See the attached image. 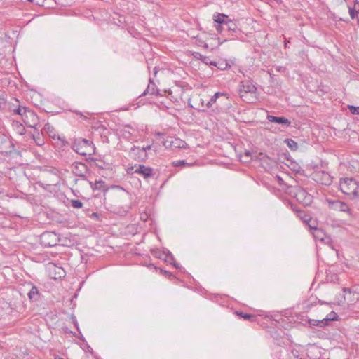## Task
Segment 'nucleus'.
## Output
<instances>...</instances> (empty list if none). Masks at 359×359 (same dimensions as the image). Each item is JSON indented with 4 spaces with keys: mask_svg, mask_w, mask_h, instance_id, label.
<instances>
[{
    "mask_svg": "<svg viewBox=\"0 0 359 359\" xmlns=\"http://www.w3.org/2000/svg\"><path fill=\"white\" fill-rule=\"evenodd\" d=\"M147 94L150 95H158V89L156 87V85L154 83L151 79H149V83L147 88V89L142 93L140 96H145Z\"/></svg>",
    "mask_w": 359,
    "mask_h": 359,
    "instance_id": "16",
    "label": "nucleus"
},
{
    "mask_svg": "<svg viewBox=\"0 0 359 359\" xmlns=\"http://www.w3.org/2000/svg\"><path fill=\"white\" fill-rule=\"evenodd\" d=\"M348 11L350 16L352 19H354L355 17L357 18L359 13V12L356 11L355 8H351L350 6H348Z\"/></svg>",
    "mask_w": 359,
    "mask_h": 359,
    "instance_id": "31",
    "label": "nucleus"
},
{
    "mask_svg": "<svg viewBox=\"0 0 359 359\" xmlns=\"http://www.w3.org/2000/svg\"><path fill=\"white\" fill-rule=\"evenodd\" d=\"M26 121H28L29 123H31L33 125V123L32 121V118L29 117Z\"/></svg>",
    "mask_w": 359,
    "mask_h": 359,
    "instance_id": "45",
    "label": "nucleus"
},
{
    "mask_svg": "<svg viewBox=\"0 0 359 359\" xmlns=\"http://www.w3.org/2000/svg\"><path fill=\"white\" fill-rule=\"evenodd\" d=\"M163 144L166 148L169 147L172 149H185L187 146V144L184 141L178 138L173 139L172 137H170V140H166Z\"/></svg>",
    "mask_w": 359,
    "mask_h": 359,
    "instance_id": "11",
    "label": "nucleus"
},
{
    "mask_svg": "<svg viewBox=\"0 0 359 359\" xmlns=\"http://www.w3.org/2000/svg\"><path fill=\"white\" fill-rule=\"evenodd\" d=\"M60 241L59 235L53 231H45L40 236V243L45 248L54 247Z\"/></svg>",
    "mask_w": 359,
    "mask_h": 359,
    "instance_id": "5",
    "label": "nucleus"
},
{
    "mask_svg": "<svg viewBox=\"0 0 359 359\" xmlns=\"http://www.w3.org/2000/svg\"><path fill=\"white\" fill-rule=\"evenodd\" d=\"M313 179L316 182L323 185L328 186L332 182L331 175L325 171H318L313 174Z\"/></svg>",
    "mask_w": 359,
    "mask_h": 359,
    "instance_id": "7",
    "label": "nucleus"
},
{
    "mask_svg": "<svg viewBox=\"0 0 359 359\" xmlns=\"http://www.w3.org/2000/svg\"><path fill=\"white\" fill-rule=\"evenodd\" d=\"M289 193L304 205H309L312 202V196L299 186L290 187Z\"/></svg>",
    "mask_w": 359,
    "mask_h": 359,
    "instance_id": "3",
    "label": "nucleus"
},
{
    "mask_svg": "<svg viewBox=\"0 0 359 359\" xmlns=\"http://www.w3.org/2000/svg\"><path fill=\"white\" fill-rule=\"evenodd\" d=\"M297 217H299L304 223L309 226L310 222H311V218L309 215H306L303 210L299 211Z\"/></svg>",
    "mask_w": 359,
    "mask_h": 359,
    "instance_id": "22",
    "label": "nucleus"
},
{
    "mask_svg": "<svg viewBox=\"0 0 359 359\" xmlns=\"http://www.w3.org/2000/svg\"><path fill=\"white\" fill-rule=\"evenodd\" d=\"M134 169V167H131L130 168H128V172H130V170H133Z\"/></svg>",
    "mask_w": 359,
    "mask_h": 359,
    "instance_id": "46",
    "label": "nucleus"
},
{
    "mask_svg": "<svg viewBox=\"0 0 359 359\" xmlns=\"http://www.w3.org/2000/svg\"><path fill=\"white\" fill-rule=\"evenodd\" d=\"M326 319H327V323L332 321V320H338V315L334 311H331L326 317Z\"/></svg>",
    "mask_w": 359,
    "mask_h": 359,
    "instance_id": "27",
    "label": "nucleus"
},
{
    "mask_svg": "<svg viewBox=\"0 0 359 359\" xmlns=\"http://www.w3.org/2000/svg\"><path fill=\"white\" fill-rule=\"evenodd\" d=\"M28 297L32 302H37L40 298V293L38 288L32 285L31 290L28 292Z\"/></svg>",
    "mask_w": 359,
    "mask_h": 359,
    "instance_id": "18",
    "label": "nucleus"
},
{
    "mask_svg": "<svg viewBox=\"0 0 359 359\" xmlns=\"http://www.w3.org/2000/svg\"><path fill=\"white\" fill-rule=\"evenodd\" d=\"M173 259H174V258H173L172 255L170 252H168V254L167 255V257L165 259V262H170V260H173Z\"/></svg>",
    "mask_w": 359,
    "mask_h": 359,
    "instance_id": "37",
    "label": "nucleus"
},
{
    "mask_svg": "<svg viewBox=\"0 0 359 359\" xmlns=\"http://www.w3.org/2000/svg\"><path fill=\"white\" fill-rule=\"evenodd\" d=\"M73 323H74V325H75V326L77 327V329L79 330L78 323H77L76 320V319H74Z\"/></svg>",
    "mask_w": 359,
    "mask_h": 359,
    "instance_id": "42",
    "label": "nucleus"
},
{
    "mask_svg": "<svg viewBox=\"0 0 359 359\" xmlns=\"http://www.w3.org/2000/svg\"><path fill=\"white\" fill-rule=\"evenodd\" d=\"M192 56L196 59V60H199L201 61L203 60V57H204L205 55H203L202 54H201L200 53L198 52H193L192 53Z\"/></svg>",
    "mask_w": 359,
    "mask_h": 359,
    "instance_id": "34",
    "label": "nucleus"
},
{
    "mask_svg": "<svg viewBox=\"0 0 359 359\" xmlns=\"http://www.w3.org/2000/svg\"><path fill=\"white\" fill-rule=\"evenodd\" d=\"M72 149L81 156L90 155L95 150L92 142L86 139H76L72 146Z\"/></svg>",
    "mask_w": 359,
    "mask_h": 359,
    "instance_id": "2",
    "label": "nucleus"
},
{
    "mask_svg": "<svg viewBox=\"0 0 359 359\" xmlns=\"http://www.w3.org/2000/svg\"><path fill=\"white\" fill-rule=\"evenodd\" d=\"M15 114L20 115L25 122V123L30 128L35 126L38 121V116L32 110L28 109L27 107H21L19 106L17 109L13 110Z\"/></svg>",
    "mask_w": 359,
    "mask_h": 359,
    "instance_id": "4",
    "label": "nucleus"
},
{
    "mask_svg": "<svg viewBox=\"0 0 359 359\" xmlns=\"http://www.w3.org/2000/svg\"><path fill=\"white\" fill-rule=\"evenodd\" d=\"M239 95L243 101L249 103L254 102L257 99L255 94L252 93H243Z\"/></svg>",
    "mask_w": 359,
    "mask_h": 359,
    "instance_id": "20",
    "label": "nucleus"
},
{
    "mask_svg": "<svg viewBox=\"0 0 359 359\" xmlns=\"http://www.w3.org/2000/svg\"><path fill=\"white\" fill-rule=\"evenodd\" d=\"M71 168L74 175L86 179V175L88 172V168L85 163L81 162L74 163Z\"/></svg>",
    "mask_w": 359,
    "mask_h": 359,
    "instance_id": "8",
    "label": "nucleus"
},
{
    "mask_svg": "<svg viewBox=\"0 0 359 359\" xmlns=\"http://www.w3.org/2000/svg\"><path fill=\"white\" fill-rule=\"evenodd\" d=\"M130 156L137 161L144 162L147 158V153L145 152V149H142L139 147L134 146L131 148L130 151Z\"/></svg>",
    "mask_w": 359,
    "mask_h": 359,
    "instance_id": "9",
    "label": "nucleus"
},
{
    "mask_svg": "<svg viewBox=\"0 0 359 359\" xmlns=\"http://www.w3.org/2000/svg\"><path fill=\"white\" fill-rule=\"evenodd\" d=\"M237 315L243 318L245 320L253 322L256 320V316L252 314L244 313L243 312H236Z\"/></svg>",
    "mask_w": 359,
    "mask_h": 359,
    "instance_id": "25",
    "label": "nucleus"
},
{
    "mask_svg": "<svg viewBox=\"0 0 359 359\" xmlns=\"http://www.w3.org/2000/svg\"><path fill=\"white\" fill-rule=\"evenodd\" d=\"M130 129H132L133 131L135 130L129 125L125 126L124 128L121 130L122 135L124 138H129L131 136L132 133L130 131Z\"/></svg>",
    "mask_w": 359,
    "mask_h": 359,
    "instance_id": "24",
    "label": "nucleus"
},
{
    "mask_svg": "<svg viewBox=\"0 0 359 359\" xmlns=\"http://www.w3.org/2000/svg\"><path fill=\"white\" fill-rule=\"evenodd\" d=\"M142 149H145V152L147 153L148 150H150L151 149V145H147V147H144Z\"/></svg>",
    "mask_w": 359,
    "mask_h": 359,
    "instance_id": "41",
    "label": "nucleus"
},
{
    "mask_svg": "<svg viewBox=\"0 0 359 359\" xmlns=\"http://www.w3.org/2000/svg\"><path fill=\"white\" fill-rule=\"evenodd\" d=\"M158 72V69H157V67H155L154 69V74L156 75Z\"/></svg>",
    "mask_w": 359,
    "mask_h": 359,
    "instance_id": "43",
    "label": "nucleus"
},
{
    "mask_svg": "<svg viewBox=\"0 0 359 359\" xmlns=\"http://www.w3.org/2000/svg\"><path fill=\"white\" fill-rule=\"evenodd\" d=\"M215 28L219 33L224 32V35L228 37L233 36V33L238 31L236 23L231 20H227L222 25H215Z\"/></svg>",
    "mask_w": 359,
    "mask_h": 359,
    "instance_id": "6",
    "label": "nucleus"
},
{
    "mask_svg": "<svg viewBox=\"0 0 359 359\" xmlns=\"http://www.w3.org/2000/svg\"><path fill=\"white\" fill-rule=\"evenodd\" d=\"M172 165L175 167H180L184 165H190V164L187 163L184 160L176 161L172 163Z\"/></svg>",
    "mask_w": 359,
    "mask_h": 359,
    "instance_id": "30",
    "label": "nucleus"
},
{
    "mask_svg": "<svg viewBox=\"0 0 359 359\" xmlns=\"http://www.w3.org/2000/svg\"><path fill=\"white\" fill-rule=\"evenodd\" d=\"M340 190L350 196L351 199H359V182L353 178H344L340 180Z\"/></svg>",
    "mask_w": 359,
    "mask_h": 359,
    "instance_id": "1",
    "label": "nucleus"
},
{
    "mask_svg": "<svg viewBox=\"0 0 359 359\" xmlns=\"http://www.w3.org/2000/svg\"><path fill=\"white\" fill-rule=\"evenodd\" d=\"M245 155H246L247 156H250V152H249V151L245 152Z\"/></svg>",
    "mask_w": 359,
    "mask_h": 359,
    "instance_id": "48",
    "label": "nucleus"
},
{
    "mask_svg": "<svg viewBox=\"0 0 359 359\" xmlns=\"http://www.w3.org/2000/svg\"><path fill=\"white\" fill-rule=\"evenodd\" d=\"M329 203L330 207L335 210L348 212L350 215L351 213V209L344 202L340 201H329Z\"/></svg>",
    "mask_w": 359,
    "mask_h": 359,
    "instance_id": "13",
    "label": "nucleus"
},
{
    "mask_svg": "<svg viewBox=\"0 0 359 359\" xmlns=\"http://www.w3.org/2000/svg\"><path fill=\"white\" fill-rule=\"evenodd\" d=\"M214 66L221 70L226 69L228 67H230V65L226 61H220L218 62H216V65Z\"/></svg>",
    "mask_w": 359,
    "mask_h": 359,
    "instance_id": "26",
    "label": "nucleus"
},
{
    "mask_svg": "<svg viewBox=\"0 0 359 359\" xmlns=\"http://www.w3.org/2000/svg\"><path fill=\"white\" fill-rule=\"evenodd\" d=\"M134 172L143 176L145 179H148L153 175V169L144 165H139Z\"/></svg>",
    "mask_w": 359,
    "mask_h": 359,
    "instance_id": "14",
    "label": "nucleus"
},
{
    "mask_svg": "<svg viewBox=\"0 0 359 359\" xmlns=\"http://www.w3.org/2000/svg\"><path fill=\"white\" fill-rule=\"evenodd\" d=\"M163 273L167 275H170V273L167 271H163Z\"/></svg>",
    "mask_w": 359,
    "mask_h": 359,
    "instance_id": "47",
    "label": "nucleus"
},
{
    "mask_svg": "<svg viewBox=\"0 0 359 359\" xmlns=\"http://www.w3.org/2000/svg\"><path fill=\"white\" fill-rule=\"evenodd\" d=\"M90 184L93 189H97L102 191L106 190L105 183L102 180L96 181L95 183L90 182Z\"/></svg>",
    "mask_w": 359,
    "mask_h": 359,
    "instance_id": "21",
    "label": "nucleus"
},
{
    "mask_svg": "<svg viewBox=\"0 0 359 359\" xmlns=\"http://www.w3.org/2000/svg\"><path fill=\"white\" fill-rule=\"evenodd\" d=\"M70 203L71 205L74 208H81L83 207V203L79 200L72 199Z\"/></svg>",
    "mask_w": 359,
    "mask_h": 359,
    "instance_id": "28",
    "label": "nucleus"
},
{
    "mask_svg": "<svg viewBox=\"0 0 359 359\" xmlns=\"http://www.w3.org/2000/svg\"><path fill=\"white\" fill-rule=\"evenodd\" d=\"M6 102L4 98L0 96V109H3L6 107Z\"/></svg>",
    "mask_w": 359,
    "mask_h": 359,
    "instance_id": "35",
    "label": "nucleus"
},
{
    "mask_svg": "<svg viewBox=\"0 0 359 359\" xmlns=\"http://www.w3.org/2000/svg\"><path fill=\"white\" fill-rule=\"evenodd\" d=\"M309 228L314 238L325 243H327L330 241V238L325 234L323 229L317 228L313 224H309Z\"/></svg>",
    "mask_w": 359,
    "mask_h": 359,
    "instance_id": "10",
    "label": "nucleus"
},
{
    "mask_svg": "<svg viewBox=\"0 0 359 359\" xmlns=\"http://www.w3.org/2000/svg\"><path fill=\"white\" fill-rule=\"evenodd\" d=\"M308 323L311 327H313L315 326H318L320 327H325L328 325L327 319L325 318L322 320H315V319H309L308 320Z\"/></svg>",
    "mask_w": 359,
    "mask_h": 359,
    "instance_id": "17",
    "label": "nucleus"
},
{
    "mask_svg": "<svg viewBox=\"0 0 359 359\" xmlns=\"http://www.w3.org/2000/svg\"><path fill=\"white\" fill-rule=\"evenodd\" d=\"M285 142L292 151H297L298 149V144L294 140L292 139H286Z\"/></svg>",
    "mask_w": 359,
    "mask_h": 359,
    "instance_id": "23",
    "label": "nucleus"
},
{
    "mask_svg": "<svg viewBox=\"0 0 359 359\" xmlns=\"http://www.w3.org/2000/svg\"><path fill=\"white\" fill-rule=\"evenodd\" d=\"M266 119L270 122L276 123L285 127H288L291 123L289 119L283 116L267 115Z\"/></svg>",
    "mask_w": 359,
    "mask_h": 359,
    "instance_id": "15",
    "label": "nucleus"
},
{
    "mask_svg": "<svg viewBox=\"0 0 359 359\" xmlns=\"http://www.w3.org/2000/svg\"><path fill=\"white\" fill-rule=\"evenodd\" d=\"M348 109H349L350 112L352 114H356V115L359 114V107H355V106L350 105V106H348Z\"/></svg>",
    "mask_w": 359,
    "mask_h": 359,
    "instance_id": "32",
    "label": "nucleus"
},
{
    "mask_svg": "<svg viewBox=\"0 0 359 359\" xmlns=\"http://www.w3.org/2000/svg\"><path fill=\"white\" fill-rule=\"evenodd\" d=\"M91 218H96V219H98L99 217V215L97 212H93L91 216H90Z\"/></svg>",
    "mask_w": 359,
    "mask_h": 359,
    "instance_id": "40",
    "label": "nucleus"
},
{
    "mask_svg": "<svg viewBox=\"0 0 359 359\" xmlns=\"http://www.w3.org/2000/svg\"><path fill=\"white\" fill-rule=\"evenodd\" d=\"M202 62L207 65H210V66L216 65V62L212 61L210 60V58L208 56H204V57H203Z\"/></svg>",
    "mask_w": 359,
    "mask_h": 359,
    "instance_id": "29",
    "label": "nucleus"
},
{
    "mask_svg": "<svg viewBox=\"0 0 359 359\" xmlns=\"http://www.w3.org/2000/svg\"><path fill=\"white\" fill-rule=\"evenodd\" d=\"M257 88L253 85L252 81L247 80L241 83L239 88V94L252 93L255 94Z\"/></svg>",
    "mask_w": 359,
    "mask_h": 359,
    "instance_id": "12",
    "label": "nucleus"
},
{
    "mask_svg": "<svg viewBox=\"0 0 359 359\" xmlns=\"http://www.w3.org/2000/svg\"><path fill=\"white\" fill-rule=\"evenodd\" d=\"M216 100H217L212 96L207 104L208 107H210L216 102Z\"/></svg>",
    "mask_w": 359,
    "mask_h": 359,
    "instance_id": "36",
    "label": "nucleus"
},
{
    "mask_svg": "<svg viewBox=\"0 0 359 359\" xmlns=\"http://www.w3.org/2000/svg\"><path fill=\"white\" fill-rule=\"evenodd\" d=\"M102 130H103V133L101 135L102 141L103 142H107V143L109 142V139H108V137L107 135V130L106 128H102Z\"/></svg>",
    "mask_w": 359,
    "mask_h": 359,
    "instance_id": "33",
    "label": "nucleus"
},
{
    "mask_svg": "<svg viewBox=\"0 0 359 359\" xmlns=\"http://www.w3.org/2000/svg\"><path fill=\"white\" fill-rule=\"evenodd\" d=\"M205 48H208V45L207 44H205Z\"/></svg>",
    "mask_w": 359,
    "mask_h": 359,
    "instance_id": "49",
    "label": "nucleus"
},
{
    "mask_svg": "<svg viewBox=\"0 0 359 359\" xmlns=\"http://www.w3.org/2000/svg\"><path fill=\"white\" fill-rule=\"evenodd\" d=\"M292 210L298 215L299 211H302V210L299 209L296 205H292Z\"/></svg>",
    "mask_w": 359,
    "mask_h": 359,
    "instance_id": "38",
    "label": "nucleus"
},
{
    "mask_svg": "<svg viewBox=\"0 0 359 359\" xmlns=\"http://www.w3.org/2000/svg\"><path fill=\"white\" fill-rule=\"evenodd\" d=\"M173 265H174V266H175V268H177V269L180 268L179 264H177V263H174V264H173Z\"/></svg>",
    "mask_w": 359,
    "mask_h": 359,
    "instance_id": "44",
    "label": "nucleus"
},
{
    "mask_svg": "<svg viewBox=\"0 0 359 359\" xmlns=\"http://www.w3.org/2000/svg\"><path fill=\"white\" fill-rule=\"evenodd\" d=\"M224 94L223 93H221L219 92H217L214 95H213V97H215L216 100L219 97V96L220 95H223Z\"/></svg>",
    "mask_w": 359,
    "mask_h": 359,
    "instance_id": "39",
    "label": "nucleus"
},
{
    "mask_svg": "<svg viewBox=\"0 0 359 359\" xmlns=\"http://www.w3.org/2000/svg\"><path fill=\"white\" fill-rule=\"evenodd\" d=\"M229 20V17L224 14L217 13L214 15V21L217 23L216 25H222Z\"/></svg>",
    "mask_w": 359,
    "mask_h": 359,
    "instance_id": "19",
    "label": "nucleus"
}]
</instances>
